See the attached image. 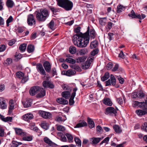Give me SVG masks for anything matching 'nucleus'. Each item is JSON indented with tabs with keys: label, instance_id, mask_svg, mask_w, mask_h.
I'll list each match as a JSON object with an SVG mask.
<instances>
[{
	"label": "nucleus",
	"instance_id": "c85d7f7f",
	"mask_svg": "<svg viewBox=\"0 0 147 147\" xmlns=\"http://www.w3.org/2000/svg\"><path fill=\"white\" fill-rule=\"evenodd\" d=\"M87 57L86 56H83L77 58L76 59V62L78 63L83 62L85 61Z\"/></svg>",
	"mask_w": 147,
	"mask_h": 147
},
{
	"label": "nucleus",
	"instance_id": "69168bd1",
	"mask_svg": "<svg viewBox=\"0 0 147 147\" xmlns=\"http://www.w3.org/2000/svg\"><path fill=\"white\" fill-rule=\"evenodd\" d=\"M18 146V142L13 140L12 141V144L11 145V147H17Z\"/></svg>",
	"mask_w": 147,
	"mask_h": 147
},
{
	"label": "nucleus",
	"instance_id": "9d476101",
	"mask_svg": "<svg viewBox=\"0 0 147 147\" xmlns=\"http://www.w3.org/2000/svg\"><path fill=\"white\" fill-rule=\"evenodd\" d=\"M43 65L45 70L47 73H50L52 67L51 63L49 61H45L43 63Z\"/></svg>",
	"mask_w": 147,
	"mask_h": 147
},
{
	"label": "nucleus",
	"instance_id": "bf43d9fd",
	"mask_svg": "<svg viewBox=\"0 0 147 147\" xmlns=\"http://www.w3.org/2000/svg\"><path fill=\"white\" fill-rule=\"evenodd\" d=\"M9 107L8 113L10 115L12 112V110L14 108V105H9Z\"/></svg>",
	"mask_w": 147,
	"mask_h": 147
},
{
	"label": "nucleus",
	"instance_id": "ea45409f",
	"mask_svg": "<svg viewBox=\"0 0 147 147\" xmlns=\"http://www.w3.org/2000/svg\"><path fill=\"white\" fill-rule=\"evenodd\" d=\"M69 53L72 54H74L76 53V47L73 46H70L69 49Z\"/></svg>",
	"mask_w": 147,
	"mask_h": 147
},
{
	"label": "nucleus",
	"instance_id": "5fc2aeb1",
	"mask_svg": "<svg viewBox=\"0 0 147 147\" xmlns=\"http://www.w3.org/2000/svg\"><path fill=\"white\" fill-rule=\"evenodd\" d=\"M106 18H100L99 20V22L100 24L102 25H105L106 24Z\"/></svg>",
	"mask_w": 147,
	"mask_h": 147
},
{
	"label": "nucleus",
	"instance_id": "2f4dec72",
	"mask_svg": "<svg viewBox=\"0 0 147 147\" xmlns=\"http://www.w3.org/2000/svg\"><path fill=\"white\" fill-rule=\"evenodd\" d=\"M110 77L109 74V72H107L105 73L104 75L101 77V80L102 82H104L107 80Z\"/></svg>",
	"mask_w": 147,
	"mask_h": 147
},
{
	"label": "nucleus",
	"instance_id": "052dcab7",
	"mask_svg": "<svg viewBox=\"0 0 147 147\" xmlns=\"http://www.w3.org/2000/svg\"><path fill=\"white\" fill-rule=\"evenodd\" d=\"M51 73L52 76H54L55 75H57L56 69L55 67H53L52 68Z\"/></svg>",
	"mask_w": 147,
	"mask_h": 147
},
{
	"label": "nucleus",
	"instance_id": "72a5a7b5",
	"mask_svg": "<svg viewBox=\"0 0 147 147\" xmlns=\"http://www.w3.org/2000/svg\"><path fill=\"white\" fill-rule=\"evenodd\" d=\"M34 46L32 45H28L27 49V52L29 53H31L34 51Z\"/></svg>",
	"mask_w": 147,
	"mask_h": 147
},
{
	"label": "nucleus",
	"instance_id": "0eeeda50",
	"mask_svg": "<svg viewBox=\"0 0 147 147\" xmlns=\"http://www.w3.org/2000/svg\"><path fill=\"white\" fill-rule=\"evenodd\" d=\"M42 85L45 88L53 89L55 87L54 85L51 81L48 80L44 81L42 82Z\"/></svg>",
	"mask_w": 147,
	"mask_h": 147
},
{
	"label": "nucleus",
	"instance_id": "c756f323",
	"mask_svg": "<svg viewBox=\"0 0 147 147\" xmlns=\"http://www.w3.org/2000/svg\"><path fill=\"white\" fill-rule=\"evenodd\" d=\"M103 102L105 105L109 106H111L112 103L111 100L109 98H104L103 100Z\"/></svg>",
	"mask_w": 147,
	"mask_h": 147
},
{
	"label": "nucleus",
	"instance_id": "8fccbe9b",
	"mask_svg": "<svg viewBox=\"0 0 147 147\" xmlns=\"http://www.w3.org/2000/svg\"><path fill=\"white\" fill-rule=\"evenodd\" d=\"M141 129L147 132V122H144L141 127Z\"/></svg>",
	"mask_w": 147,
	"mask_h": 147
},
{
	"label": "nucleus",
	"instance_id": "774afa93",
	"mask_svg": "<svg viewBox=\"0 0 147 147\" xmlns=\"http://www.w3.org/2000/svg\"><path fill=\"white\" fill-rule=\"evenodd\" d=\"M113 64L112 63L109 62L107 65V70H109L111 69L113 67Z\"/></svg>",
	"mask_w": 147,
	"mask_h": 147
},
{
	"label": "nucleus",
	"instance_id": "7c9ffc66",
	"mask_svg": "<svg viewBox=\"0 0 147 147\" xmlns=\"http://www.w3.org/2000/svg\"><path fill=\"white\" fill-rule=\"evenodd\" d=\"M136 113L139 116H142L147 114V111L142 110H137L136 111Z\"/></svg>",
	"mask_w": 147,
	"mask_h": 147
},
{
	"label": "nucleus",
	"instance_id": "a19ab883",
	"mask_svg": "<svg viewBox=\"0 0 147 147\" xmlns=\"http://www.w3.org/2000/svg\"><path fill=\"white\" fill-rule=\"evenodd\" d=\"M17 77L20 79H21L24 76V73L21 71H19L17 72L16 74Z\"/></svg>",
	"mask_w": 147,
	"mask_h": 147
},
{
	"label": "nucleus",
	"instance_id": "1a4fd4ad",
	"mask_svg": "<svg viewBox=\"0 0 147 147\" xmlns=\"http://www.w3.org/2000/svg\"><path fill=\"white\" fill-rule=\"evenodd\" d=\"M78 88L77 87H76L73 89V92L71 93L70 98L69 100V104L70 105H73L74 103V99L76 96V92Z\"/></svg>",
	"mask_w": 147,
	"mask_h": 147
},
{
	"label": "nucleus",
	"instance_id": "aec40b11",
	"mask_svg": "<svg viewBox=\"0 0 147 147\" xmlns=\"http://www.w3.org/2000/svg\"><path fill=\"white\" fill-rule=\"evenodd\" d=\"M101 140V138H100L92 137L90 139V140L92 141L90 142V143L94 144H97Z\"/></svg>",
	"mask_w": 147,
	"mask_h": 147
},
{
	"label": "nucleus",
	"instance_id": "473e14b6",
	"mask_svg": "<svg viewBox=\"0 0 147 147\" xmlns=\"http://www.w3.org/2000/svg\"><path fill=\"white\" fill-rule=\"evenodd\" d=\"M62 96L66 99H68L70 96V92L69 91H65L62 93Z\"/></svg>",
	"mask_w": 147,
	"mask_h": 147
},
{
	"label": "nucleus",
	"instance_id": "864d4df0",
	"mask_svg": "<svg viewBox=\"0 0 147 147\" xmlns=\"http://www.w3.org/2000/svg\"><path fill=\"white\" fill-rule=\"evenodd\" d=\"M65 135L68 140L69 142H72L73 139V136L71 134L68 133H66Z\"/></svg>",
	"mask_w": 147,
	"mask_h": 147
},
{
	"label": "nucleus",
	"instance_id": "0e129e2a",
	"mask_svg": "<svg viewBox=\"0 0 147 147\" xmlns=\"http://www.w3.org/2000/svg\"><path fill=\"white\" fill-rule=\"evenodd\" d=\"M89 142V140L86 139H84L82 142V147H87L86 145Z\"/></svg>",
	"mask_w": 147,
	"mask_h": 147
},
{
	"label": "nucleus",
	"instance_id": "4c0bfd02",
	"mask_svg": "<svg viewBox=\"0 0 147 147\" xmlns=\"http://www.w3.org/2000/svg\"><path fill=\"white\" fill-rule=\"evenodd\" d=\"M41 127L46 130L49 127V125L46 122H43L40 123Z\"/></svg>",
	"mask_w": 147,
	"mask_h": 147
},
{
	"label": "nucleus",
	"instance_id": "5701e85b",
	"mask_svg": "<svg viewBox=\"0 0 147 147\" xmlns=\"http://www.w3.org/2000/svg\"><path fill=\"white\" fill-rule=\"evenodd\" d=\"M14 129L16 134L17 135L20 136L22 137L23 135L25 134V132L23 130L21 129L16 128H14Z\"/></svg>",
	"mask_w": 147,
	"mask_h": 147
},
{
	"label": "nucleus",
	"instance_id": "bb28decb",
	"mask_svg": "<svg viewBox=\"0 0 147 147\" xmlns=\"http://www.w3.org/2000/svg\"><path fill=\"white\" fill-rule=\"evenodd\" d=\"M113 128L117 134H120L122 132V130L118 125L115 124L113 126Z\"/></svg>",
	"mask_w": 147,
	"mask_h": 147
},
{
	"label": "nucleus",
	"instance_id": "680f3d73",
	"mask_svg": "<svg viewBox=\"0 0 147 147\" xmlns=\"http://www.w3.org/2000/svg\"><path fill=\"white\" fill-rule=\"evenodd\" d=\"M63 88L65 90H67V91H71V89L70 88L69 86H67L66 85H64L62 86Z\"/></svg>",
	"mask_w": 147,
	"mask_h": 147
},
{
	"label": "nucleus",
	"instance_id": "e433bc0d",
	"mask_svg": "<svg viewBox=\"0 0 147 147\" xmlns=\"http://www.w3.org/2000/svg\"><path fill=\"white\" fill-rule=\"evenodd\" d=\"M54 21L53 19L48 24V27L52 30H54L55 28L54 26Z\"/></svg>",
	"mask_w": 147,
	"mask_h": 147
},
{
	"label": "nucleus",
	"instance_id": "f704fd0d",
	"mask_svg": "<svg viewBox=\"0 0 147 147\" xmlns=\"http://www.w3.org/2000/svg\"><path fill=\"white\" fill-rule=\"evenodd\" d=\"M141 104L139 105V107L145 111H147V103L144 102H141Z\"/></svg>",
	"mask_w": 147,
	"mask_h": 147
},
{
	"label": "nucleus",
	"instance_id": "f03ea898",
	"mask_svg": "<svg viewBox=\"0 0 147 147\" xmlns=\"http://www.w3.org/2000/svg\"><path fill=\"white\" fill-rule=\"evenodd\" d=\"M36 18L39 22H43L49 17L50 13L46 8L41 9L40 11H36Z\"/></svg>",
	"mask_w": 147,
	"mask_h": 147
},
{
	"label": "nucleus",
	"instance_id": "f257e3e1",
	"mask_svg": "<svg viewBox=\"0 0 147 147\" xmlns=\"http://www.w3.org/2000/svg\"><path fill=\"white\" fill-rule=\"evenodd\" d=\"M89 27L88 26L87 31L85 33L83 34L80 32L79 34L74 35L72 38L74 45L80 48L86 47L89 42Z\"/></svg>",
	"mask_w": 147,
	"mask_h": 147
},
{
	"label": "nucleus",
	"instance_id": "de8ad7c7",
	"mask_svg": "<svg viewBox=\"0 0 147 147\" xmlns=\"http://www.w3.org/2000/svg\"><path fill=\"white\" fill-rule=\"evenodd\" d=\"M44 142L48 144L49 145L51 146L52 145L53 142L48 138L47 137H45L43 139Z\"/></svg>",
	"mask_w": 147,
	"mask_h": 147
},
{
	"label": "nucleus",
	"instance_id": "13d9d810",
	"mask_svg": "<svg viewBox=\"0 0 147 147\" xmlns=\"http://www.w3.org/2000/svg\"><path fill=\"white\" fill-rule=\"evenodd\" d=\"M21 79L22 80L21 81V83L22 84H24L28 80V76H24Z\"/></svg>",
	"mask_w": 147,
	"mask_h": 147
},
{
	"label": "nucleus",
	"instance_id": "4d7b16f0",
	"mask_svg": "<svg viewBox=\"0 0 147 147\" xmlns=\"http://www.w3.org/2000/svg\"><path fill=\"white\" fill-rule=\"evenodd\" d=\"M114 24H113L111 22H109L107 23V25L106 28L109 30H110L111 29L113 26H114Z\"/></svg>",
	"mask_w": 147,
	"mask_h": 147
},
{
	"label": "nucleus",
	"instance_id": "ddd939ff",
	"mask_svg": "<svg viewBox=\"0 0 147 147\" xmlns=\"http://www.w3.org/2000/svg\"><path fill=\"white\" fill-rule=\"evenodd\" d=\"M128 16L131 17L132 19L138 18L140 20L141 19V15L137 13L136 14L133 10L131 11L130 13L128 14Z\"/></svg>",
	"mask_w": 147,
	"mask_h": 147
},
{
	"label": "nucleus",
	"instance_id": "c03bdc74",
	"mask_svg": "<svg viewBox=\"0 0 147 147\" xmlns=\"http://www.w3.org/2000/svg\"><path fill=\"white\" fill-rule=\"evenodd\" d=\"M0 107L2 109H5L6 108L7 106L4 100H0Z\"/></svg>",
	"mask_w": 147,
	"mask_h": 147
},
{
	"label": "nucleus",
	"instance_id": "39448f33",
	"mask_svg": "<svg viewBox=\"0 0 147 147\" xmlns=\"http://www.w3.org/2000/svg\"><path fill=\"white\" fill-rule=\"evenodd\" d=\"M145 94L144 92L141 90H139L137 92H134L132 93L133 98L134 99L136 98L142 99L145 96Z\"/></svg>",
	"mask_w": 147,
	"mask_h": 147
},
{
	"label": "nucleus",
	"instance_id": "423d86ee",
	"mask_svg": "<svg viewBox=\"0 0 147 147\" xmlns=\"http://www.w3.org/2000/svg\"><path fill=\"white\" fill-rule=\"evenodd\" d=\"M27 22L28 25L30 26L35 24L36 21L33 14H30L28 16Z\"/></svg>",
	"mask_w": 147,
	"mask_h": 147
},
{
	"label": "nucleus",
	"instance_id": "c9c22d12",
	"mask_svg": "<svg viewBox=\"0 0 147 147\" xmlns=\"http://www.w3.org/2000/svg\"><path fill=\"white\" fill-rule=\"evenodd\" d=\"M48 7L53 14H54L55 13L59 12V9L58 8L52 6H49Z\"/></svg>",
	"mask_w": 147,
	"mask_h": 147
},
{
	"label": "nucleus",
	"instance_id": "a878e982",
	"mask_svg": "<svg viewBox=\"0 0 147 147\" xmlns=\"http://www.w3.org/2000/svg\"><path fill=\"white\" fill-rule=\"evenodd\" d=\"M62 73L66 76H70L71 75L75 74L76 73V72L75 70H73L72 69H69L66 71H63Z\"/></svg>",
	"mask_w": 147,
	"mask_h": 147
},
{
	"label": "nucleus",
	"instance_id": "a211bd4d",
	"mask_svg": "<svg viewBox=\"0 0 147 147\" xmlns=\"http://www.w3.org/2000/svg\"><path fill=\"white\" fill-rule=\"evenodd\" d=\"M32 100L31 99L27 100L25 101L22 102L24 107L28 108L31 106L32 104Z\"/></svg>",
	"mask_w": 147,
	"mask_h": 147
},
{
	"label": "nucleus",
	"instance_id": "603ef678",
	"mask_svg": "<svg viewBox=\"0 0 147 147\" xmlns=\"http://www.w3.org/2000/svg\"><path fill=\"white\" fill-rule=\"evenodd\" d=\"M99 51L98 48H95L91 52L90 55L92 56H94L98 53Z\"/></svg>",
	"mask_w": 147,
	"mask_h": 147
},
{
	"label": "nucleus",
	"instance_id": "338daca9",
	"mask_svg": "<svg viewBox=\"0 0 147 147\" xmlns=\"http://www.w3.org/2000/svg\"><path fill=\"white\" fill-rule=\"evenodd\" d=\"M6 47L5 45H0V52L4 51L6 49Z\"/></svg>",
	"mask_w": 147,
	"mask_h": 147
},
{
	"label": "nucleus",
	"instance_id": "6e6d98bb",
	"mask_svg": "<svg viewBox=\"0 0 147 147\" xmlns=\"http://www.w3.org/2000/svg\"><path fill=\"white\" fill-rule=\"evenodd\" d=\"M109 137L108 136L105 138L100 144V145H101L103 143H106L107 144L109 140Z\"/></svg>",
	"mask_w": 147,
	"mask_h": 147
},
{
	"label": "nucleus",
	"instance_id": "e2e57ef3",
	"mask_svg": "<svg viewBox=\"0 0 147 147\" xmlns=\"http://www.w3.org/2000/svg\"><path fill=\"white\" fill-rule=\"evenodd\" d=\"M57 130L58 131H63L65 130V129L64 127L59 125L57 127Z\"/></svg>",
	"mask_w": 147,
	"mask_h": 147
},
{
	"label": "nucleus",
	"instance_id": "49530a36",
	"mask_svg": "<svg viewBox=\"0 0 147 147\" xmlns=\"http://www.w3.org/2000/svg\"><path fill=\"white\" fill-rule=\"evenodd\" d=\"M90 35L91 38L94 39L96 36L95 32L94 29H91L90 30Z\"/></svg>",
	"mask_w": 147,
	"mask_h": 147
},
{
	"label": "nucleus",
	"instance_id": "cd10ccee",
	"mask_svg": "<svg viewBox=\"0 0 147 147\" xmlns=\"http://www.w3.org/2000/svg\"><path fill=\"white\" fill-rule=\"evenodd\" d=\"M56 100L57 102L62 105H66L68 103V100L62 98H58Z\"/></svg>",
	"mask_w": 147,
	"mask_h": 147
},
{
	"label": "nucleus",
	"instance_id": "6ab92c4d",
	"mask_svg": "<svg viewBox=\"0 0 147 147\" xmlns=\"http://www.w3.org/2000/svg\"><path fill=\"white\" fill-rule=\"evenodd\" d=\"M33 117V116L32 114L31 113H28L26 114L23 115L22 116L23 119L26 121H28L30 119H32Z\"/></svg>",
	"mask_w": 147,
	"mask_h": 147
},
{
	"label": "nucleus",
	"instance_id": "37998d69",
	"mask_svg": "<svg viewBox=\"0 0 147 147\" xmlns=\"http://www.w3.org/2000/svg\"><path fill=\"white\" fill-rule=\"evenodd\" d=\"M14 60L16 61H17L22 57V55L20 53L18 54L17 53H16L15 55H14Z\"/></svg>",
	"mask_w": 147,
	"mask_h": 147
},
{
	"label": "nucleus",
	"instance_id": "b1692460",
	"mask_svg": "<svg viewBox=\"0 0 147 147\" xmlns=\"http://www.w3.org/2000/svg\"><path fill=\"white\" fill-rule=\"evenodd\" d=\"M80 121L81 122L76 124L75 127V128H79L87 126V123L84 121L80 120Z\"/></svg>",
	"mask_w": 147,
	"mask_h": 147
},
{
	"label": "nucleus",
	"instance_id": "412c9836",
	"mask_svg": "<svg viewBox=\"0 0 147 147\" xmlns=\"http://www.w3.org/2000/svg\"><path fill=\"white\" fill-rule=\"evenodd\" d=\"M5 3L6 6L9 8H12L15 5L14 3L12 0H7Z\"/></svg>",
	"mask_w": 147,
	"mask_h": 147
},
{
	"label": "nucleus",
	"instance_id": "393cba45",
	"mask_svg": "<svg viewBox=\"0 0 147 147\" xmlns=\"http://www.w3.org/2000/svg\"><path fill=\"white\" fill-rule=\"evenodd\" d=\"M125 6H123V5L119 4L117 8V13H120L122 12L123 11H124L125 8Z\"/></svg>",
	"mask_w": 147,
	"mask_h": 147
},
{
	"label": "nucleus",
	"instance_id": "6e6552de",
	"mask_svg": "<svg viewBox=\"0 0 147 147\" xmlns=\"http://www.w3.org/2000/svg\"><path fill=\"white\" fill-rule=\"evenodd\" d=\"M36 68L37 71L41 75H46V73L43 67L42 64L40 63H38L36 65Z\"/></svg>",
	"mask_w": 147,
	"mask_h": 147
},
{
	"label": "nucleus",
	"instance_id": "4be33fe9",
	"mask_svg": "<svg viewBox=\"0 0 147 147\" xmlns=\"http://www.w3.org/2000/svg\"><path fill=\"white\" fill-rule=\"evenodd\" d=\"M87 121L89 127L91 129L95 127V123L94 121L92 119L88 117L87 119Z\"/></svg>",
	"mask_w": 147,
	"mask_h": 147
},
{
	"label": "nucleus",
	"instance_id": "7ed1b4c3",
	"mask_svg": "<svg viewBox=\"0 0 147 147\" xmlns=\"http://www.w3.org/2000/svg\"><path fill=\"white\" fill-rule=\"evenodd\" d=\"M57 5L66 11L71 10L73 7V2L69 0H56Z\"/></svg>",
	"mask_w": 147,
	"mask_h": 147
},
{
	"label": "nucleus",
	"instance_id": "f3484780",
	"mask_svg": "<svg viewBox=\"0 0 147 147\" xmlns=\"http://www.w3.org/2000/svg\"><path fill=\"white\" fill-rule=\"evenodd\" d=\"M98 41L95 40L90 42V47L91 49L98 48Z\"/></svg>",
	"mask_w": 147,
	"mask_h": 147
},
{
	"label": "nucleus",
	"instance_id": "58836bf2",
	"mask_svg": "<svg viewBox=\"0 0 147 147\" xmlns=\"http://www.w3.org/2000/svg\"><path fill=\"white\" fill-rule=\"evenodd\" d=\"M26 46L27 44H22L20 45L19 49L22 52H24L26 50Z\"/></svg>",
	"mask_w": 147,
	"mask_h": 147
},
{
	"label": "nucleus",
	"instance_id": "2eb2a0df",
	"mask_svg": "<svg viewBox=\"0 0 147 147\" xmlns=\"http://www.w3.org/2000/svg\"><path fill=\"white\" fill-rule=\"evenodd\" d=\"M39 86H34L31 87L29 90V92L31 96L34 95L35 94L38 93Z\"/></svg>",
	"mask_w": 147,
	"mask_h": 147
},
{
	"label": "nucleus",
	"instance_id": "20e7f679",
	"mask_svg": "<svg viewBox=\"0 0 147 147\" xmlns=\"http://www.w3.org/2000/svg\"><path fill=\"white\" fill-rule=\"evenodd\" d=\"M116 79L114 76L112 74L111 75L110 78L107 81L105 82V86H110L112 84L113 86H115V87L116 88H118L119 87V86L118 85H116Z\"/></svg>",
	"mask_w": 147,
	"mask_h": 147
},
{
	"label": "nucleus",
	"instance_id": "79ce46f5",
	"mask_svg": "<svg viewBox=\"0 0 147 147\" xmlns=\"http://www.w3.org/2000/svg\"><path fill=\"white\" fill-rule=\"evenodd\" d=\"M65 61L67 62L72 64H74L76 62V60L71 58H67L65 59Z\"/></svg>",
	"mask_w": 147,
	"mask_h": 147
},
{
	"label": "nucleus",
	"instance_id": "09e8293b",
	"mask_svg": "<svg viewBox=\"0 0 147 147\" xmlns=\"http://www.w3.org/2000/svg\"><path fill=\"white\" fill-rule=\"evenodd\" d=\"M74 141L77 145L78 147H80L81 146V142L80 140L77 137L74 138Z\"/></svg>",
	"mask_w": 147,
	"mask_h": 147
},
{
	"label": "nucleus",
	"instance_id": "f8f14e48",
	"mask_svg": "<svg viewBox=\"0 0 147 147\" xmlns=\"http://www.w3.org/2000/svg\"><path fill=\"white\" fill-rule=\"evenodd\" d=\"M39 89L38 92V93L36 95L37 97L38 98H42L45 95L46 91L41 87H39Z\"/></svg>",
	"mask_w": 147,
	"mask_h": 147
},
{
	"label": "nucleus",
	"instance_id": "4468645a",
	"mask_svg": "<svg viewBox=\"0 0 147 147\" xmlns=\"http://www.w3.org/2000/svg\"><path fill=\"white\" fill-rule=\"evenodd\" d=\"M39 112L41 116L44 118H50L51 117L52 115L51 113L49 112L42 111H40Z\"/></svg>",
	"mask_w": 147,
	"mask_h": 147
},
{
	"label": "nucleus",
	"instance_id": "dca6fc26",
	"mask_svg": "<svg viewBox=\"0 0 147 147\" xmlns=\"http://www.w3.org/2000/svg\"><path fill=\"white\" fill-rule=\"evenodd\" d=\"M33 138L32 136L28 134L26 132L25 135L22 136V140L25 141H30L33 140Z\"/></svg>",
	"mask_w": 147,
	"mask_h": 147
},
{
	"label": "nucleus",
	"instance_id": "a18cd8bd",
	"mask_svg": "<svg viewBox=\"0 0 147 147\" xmlns=\"http://www.w3.org/2000/svg\"><path fill=\"white\" fill-rule=\"evenodd\" d=\"M12 62V59L11 58H7L5 61L4 64L7 66L11 64Z\"/></svg>",
	"mask_w": 147,
	"mask_h": 147
},
{
	"label": "nucleus",
	"instance_id": "9b49d317",
	"mask_svg": "<svg viewBox=\"0 0 147 147\" xmlns=\"http://www.w3.org/2000/svg\"><path fill=\"white\" fill-rule=\"evenodd\" d=\"M105 111L107 114L111 115H114L115 116H116L117 112L115 109L113 107H109L107 108L105 110Z\"/></svg>",
	"mask_w": 147,
	"mask_h": 147
},
{
	"label": "nucleus",
	"instance_id": "3c124183",
	"mask_svg": "<svg viewBox=\"0 0 147 147\" xmlns=\"http://www.w3.org/2000/svg\"><path fill=\"white\" fill-rule=\"evenodd\" d=\"M13 20V18L12 16H10L6 21V26L7 27H8L9 26V23L12 22Z\"/></svg>",
	"mask_w": 147,
	"mask_h": 147
}]
</instances>
